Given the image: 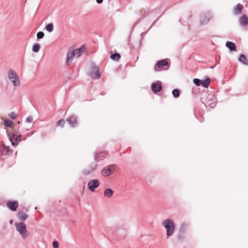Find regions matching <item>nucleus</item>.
<instances>
[{"mask_svg":"<svg viewBox=\"0 0 248 248\" xmlns=\"http://www.w3.org/2000/svg\"><path fill=\"white\" fill-rule=\"evenodd\" d=\"M93 171L91 170V169H90V168H89L84 169L83 170V173L84 175H89L90 173H91Z\"/></svg>","mask_w":248,"mask_h":248,"instance_id":"473e14b6","label":"nucleus"},{"mask_svg":"<svg viewBox=\"0 0 248 248\" xmlns=\"http://www.w3.org/2000/svg\"><path fill=\"white\" fill-rule=\"evenodd\" d=\"M13 220H10V223L11 224H12L13 223Z\"/></svg>","mask_w":248,"mask_h":248,"instance_id":"c03bdc74","label":"nucleus"},{"mask_svg":"<svg viewBox=\"0 0 248 248\" xmlns=\"http://www.w3.org/2000/svg\"><path fill=\"white\" fill-rule=\"evenodd\" d=\"M182 20H183V17H181V18H180V22H181V23H182L183 25H185V24H184V22H182Z\"/></svg>","mask_w":248,"mask_h":248,"instance_id":"79ce46f5","label":"nucleus"},{"mask_svg":"<svg viewBox=\"0 0 248 248\" xmlns=\"http://www.w3.org/2000/svg\"><path fill=\"white\" fill-rule=\"evenodd\" d=\"M211 82V79L209 77H207L204 80H202V85L204 88H207Z\"/></svg>","mask_w":248,"mask_h":248,"instance_id":"b1692460","label":"nucleus"},{"mask_svg":"<svg viewBox=\"0 0 248 248\" xmlns=\"http://www.w3.org/2000/svg\"><path fill=\"white\" fill-rule=\"evenodd\" d=\"M15 225L16 230L21 235L23 239H26L29 236V233L27 230L26 224L24 222H21L15 223Z\"/></svg>","mask_w":248,"mask_h":248,"instance_id":"20e7f679","label":"nucleus"},{"mask_svg":"<svg viewBox=\"0 0 248 248\" xmlns=\"http://www.w3.org/2000/svg\"><path fill=\"white\" fill-rule=\"evenodd\" d=\"M140 21H138L137 22L135 23L134 26L135 27L137 24H138L139 22H140Z\"/></svg>","mask_w":248,"mask_h":248,"instance_id":"37998d69","label":"nucleus"},{"mask_svg":"<svg viewBox=\"0 0 248 248\" xmlns=\"http://www.w3.org/2000/svg\"><path fill=\"white\" fill-rule=\"evenodd\" d=\"M226 46L228 47L231 51L236 50V46L235 44L232 42L227 41L226 43Z\"/></svg>","mask_w":248,"mask_h":248,"instance_id":"f3484780","label":"nucleus"},{"mask_svg":"<svg viewBox=\"0 0 248 248\" xmlns=\"http://www.w3.org/2000/svg\"><path fill=\"white\" fill-rule=\"evenodd\" d=\"M108 155L106 151H97L94 153V159L96 162L103 160Z\"/></svg>","mask_w":248,"mask_h":248,"instance_id":"6e6552de","label":"nucleus"},{"mask_svg":"<svg viewBox=\"0 0 248 248\" xmlns=\"http://www.w3.org/2000/svg\"><path fill=\"white\" fill-rule=\"evenodd\" d=\"M53 247L54 248H59V242L56 241H54L52 243Z\"/></svg>","mask_w":248,"mask_h":248,"instance_id":"c9c22d12","label":"nucleus"},{"mask_svg":"<svg viewBox=\"0 0 248 248\" xmlns=\"http://www.w3.org/2000/svg\"><path fill=\"white\" fill-rule=\"evenodd\" d=\"M17 217L20 220L25 221L28 218V216L26 213L22 211H19L17 214Z\"/></svg>","mask_w":248,"mask_h":248,"instance_id":"4be33fe9","label":"nucleus"},{"mask_svg":"<svg viewBox=\"0 0 248 248\" xmlns=\"http://www.w3.org/2000/svg\"><path fill=\"white\" fill-rule=\"evenodd\" d=\"M99 185L100 182L98 179L91 180L88 184V188L92 192H94L95 191V189L97 188Z\"/></svg>","mask_w":248,"mask_h":248,"instance_id":"9d476101","label":"nucleus"},{"mask_svg":"<svg viewBox=\"0 0 248 248\" xmlns=\"http://www.w3.org/2000/svg\"><path fill=\"white\" fill-rule=\"evenodd\" d=\"M84 50L85 47L84 46H81L79 48L75 49L73 52H74V54H75V56L78 58L82 55Z\"/></svg>","mask_w":248,"mask_h":248,"instance_id":"a211bd4d","label":"nucleus"},{"mask_svg":"<svg viewBox=\"0 0 248 248\" xmlns=\"http://www.w3.org/2000/svg\"><path fill=\"white\" fill-rule=\"evenodd\" d=\"M213 16L210 12H206L201 15L200 23L201 25L203 26L208 23L212 18Z\"/></svg>","mask_w":248,"mask_h":248,"instance_id":"0eeeda50","label":"nucleus"},{"mask_svg":"<svg viewBox=\"0 0 248 248\" xmlns=\"http://www.w3.org/2000/svg\"><path fill=\"white\" fill-rule=\"evenodd\" d=\"M8 77L14 86L18 87L20 86V82L19 77L13 69L9 70Z\"/></svg>","mask_w":248,"mask_h":248,"instance_id":"39448f33","label":"nucleus"},{"mask_svg":"<svg viewBox=\"0 0 248 248\" xmlns=\"http://www.w3.org/2000/svg\"><path fill=\"white\" fill-rule=\"evenodd\" d=\"M238 60L245 65H248V60L246 56L244 54H240Z\"/></svg>","mask_w":248,"mask_h":248,"instance_id":"5701e85b","label":"nucleus"},{"mask_svg":"<svg viewBox=\"0 0 248 248\" xmlns=\"http://www.w3.org/2000/svg\"><path fill=\"white\" fill-rule=\"evenodd\" d=\"M214 67H215V66H213L211 67V68H213Z\"/></svg>","mask_w":248,"mask_h":248,"instance_id":"a18cd8bd","label":"nucleus"},{"mask_svg":"<svg viewBox=\"0 0 248 248\" xmlns=\"http://www.w3.org/2000/svg\"><path fill=\"white\" fill-rule=\"evenodd\" d=\"M243 5L241 3H238L233 8V13L235 15H239L242 13L243 9Z\"/></svg>","mask_w":248,"mask_h":248,"instance_id":"4468645a","label":"nucleus"},{"mask_svg":"<svg viewBox=\"0 0 248 248\" xmlns=\"http://www.w3.org/2000/svg\"><path fill=\"white\" fill-rule=\"evenodd\" d=\"M75 56V54H74V52L73 51H69L67 53V61H66V63L67 65H69L71 62V61L73 60V58Z\"/></svg>","mask_w":248,"mask_h":248,"instance_id":"6ab92c4d","label":"nucleus"},{"mask_svg":"<svg viewBox=\"0 0 248 248\" xmlns=\"http://www.w3.org/2000/svg\"><path fill=\"white\" fill-rule=\"evenodd\" d=\"M113 167H114L113 165H109L105 167L101 171L102 175L105 177L109 175L112 172V168Z\"/></svg>","mask_w":248,"mask_h":248,"instance_id":"9b49d317","label":"nucleus"},{"mask_svg":"<svg viewBox=\"0 0 248 248\" xmlns=\"http://www.w3.org/2000/svg\"><path fill=\"white\" fill-rule=\"evenodd\" d=\"M4 124L5 126L8 127H12L13 126V122L7 119H6L4 120Z\"/></svg>","mask_w":248,"mask_h":248,"instance_id":"c85d7f7f","label":"nucleus"},{"mask_svg":"<svg viewBox=\"0 0 248 248\" xmlns=\"http://www.w3.org/2000/svg\"><path fill=\"white\" fill-rule=\"evenodd\" d=\"M7 207L13 211H16L18 206V203L16 201H9L7 203Z\"/></svg>","mask_w":248,"mask_h":248,"instance_id":"ddd939ff","label":"nucleus"},{"mask_svg":"<svg viewBox=\"0 0 248 248\" xmlns=\"http://www.w3.org/2000/svg\"><path fill=\"white\" fill-rule=\"evenodd\" d=\"M202 80L199 78H194L193 79V83L197 86L202 85Z\"/></svg>","mask_w":248,"mask_h":248,"instance_id":"2f4dec72","label":"nucleus"},{"mask_svg":"<svg viewBox=\"0 0 248 248\" xmlns=\"http://www.w3.org/2000/svg\"><path fill=\"white\" fill-rule=\"evenodd\" d=\"M45 29L48 32H51L54 30V25L53 23H50L46 25Z\"/></svg>","mask_w":248,"mask_h":248,"instance_id":"a878e982","label":"nucleus"},{"mask_svg":"<svg viewBox=\"0 0 248 248\" xmlns=\"http://www.w3.org/2000/svg\"><path fill=\"white\" fill-rule=\"evenodd\" d=\"M110 58L114 61L117 62L121 58V55L118 53H115L110 56Z\"/></svg>","mask_w":248,"mask_h":248,"instance_id":"393cba45","label":"nucleus"},{"mask_svg":"<svg viewBox=\"0 0 248 248\" xmlns=\"http://www.w3.org/2000/svg\"><path fill=\"white\" fill-rule=\"evenodd\" d=\"M97 163V162H92L89 165V168H90L91 170L94 171L97 169L98 167Z\"/></svg>","mask_w":248,"mask_h":248,"instance_id":"c756f323","label":"nucleus"},{"mask_svg":"<svg viewBox=\"0 0 248 248\" xmlns=\"http://www.w3.org/2000/svg\"><path fill=\"white\" fill-rule=\"evenodd\" d=\"M201 102L206 108H214L217 105V98L214 94L204 93L201 98Z\"/></svg>","mask_w":248,"mask_h":248,"instance_id":"f03ea898","label":"nucleus"},{"mask_svg":"<svg viewBox=\"0 0 248 248\" xmlns=\"http://www.w3.org/2000/svg\"><path fill=\"white\" fill-rule=\"evenodd\" d=\"M185 238V233H181L180 232H178L177 235V238L178 240L180 241H182L184 240V239Z\"/></svg>","mask_w":248,"mask_h":248,"instance_id":"7c9ffc66","label":"nucleus"},{"mask_svg":"<svg viewBox=\"0 0 248 248\" xmlns=\"http://www.w3.org/2000/svg\"><path fill=\"white\" fill-rule=\"evenodd\" d=\"M163 225L166 230V235L167 238H169L175 231L174 222L170 219H167L163 222Z\"/></svg>","mask_w":248,"mask_h":248,"instance_id":"7ed1b4c3","label":"nucleus"},{"mask_svg":"<svg viewBox=\"0 0 248 248\" xmlns=\"http://www.w3.org/2000/svg\"><path fill=\"white\" fill-rule=\"evenodd\" d=\"M34 133V132H31V133H28L27 134V137H30Z\"/></svg>","mask_w":248,"mask_h":248,"instance_id":"58836bf2","label":"nucleus"},{"mask_svg":"<svg viewBox=\"0 0 248 248\" xmlns=\"http://www.w3.org/2000/svg\"><path fill=\"white\" fill-rule=\"evenodd\" d=\"M41 46L38 43H35L33 44L32 47V50L33 52L35 53H37L39 51L40 49Z\"/></svg>","mask_w":248,"mask_h":248,"instance_id":"bb28decb","label":"nucleus"},{"mask_svg":"<svg viewBox=\"0 0 248 248\" xmlns=\"http://www.w3.org/2000/svg\"><path fill=\"white\" fill-rule=\"evenodd\" d=\"M188 225V223L186 222H183L180 227L179 232L182 233H186L187 231Z\"/></svg>","mask_w":248,"mask_h":248,"instance_id":"412c9836","label":"nucleus"},{"mask_svg":"<svg viewBox=\"0 0 248 248\" xmlns=\"http://www.w3.org/2000/svg\"><path fill=\"white\" fill-rule=\"evenodd\" d=\"M114 191L112 189L109 188H107L105 189L104 192V196L108 198L112 197Z\"/></svg>","mask_w":248,"mask_h":248,"instance_id":"aec40b11","label":"nucleus"},{"mask_svg":"<svg viewBox=\"0 0 248 248\" xmlns=\"http://www.w3.org/2000/svg\"><path fill=\"white\" fill-rule=\"evenodd\" d=\"M36 36H37V38L38 39H42L43 38H44V37L45 36V34H44V32H43L42 31H40L37 33Z\"/></svg>","mask_w":248,"mask_h":248,"instance_id":"72a5a7b5","label":"nucleus"},{"mask_svg":"<svg viewBox=\"0 0 248 248\" xmlns=\"http://www.w3.org/2000/svg\"><path fill=\"white\" fill-rule=\"evenodd\" d=\"M66 121L68 122L71 127H75L77 124V117L75 115H72L67 119Z\"/></svg>","mask_w":248,"mask_h":248,"instance_id":"f8f14e48","label":"nucleus"},{"mask_svg":"<svg viewBox=\"0 0 248 248\" xmlns=\"http://www.w3.org/2000/svg\"><path fill=\"white\" fill-rule=\"evenodd\" d=\"M33 121V118L31 116H29L26 118V122L28 123H31Z\"/></svg>","mask_w":248,"mask_h":248,"instance_id":"e433bc0d","label":"nucleus"},{"mask_svg":"<svg viewBox=\"0 0 248 248\" xmlns=\"http://www.w3.org/2000/svg\"><path fill=\"white\" fill-rule=\"evenodd\" d=\"M158 18H157V19H156L154 22V23H153V24L152 25V26L150 27V28H149V29H150L155 23L156 21L158 20Z\"/></svg>","mask_w":248,"mask_h":248,"instance_id":"a19ab883","label":"nucleus"},{"mask_svg":"<svg viewBox=\"0 0 248 248\" xmlns=\"http://www.w3.org/2000/svg\"><path fill=\"white\" fill-rule=\"evenodd\" d=\"M240 25L245 27L248 25V17L246 15H242L239 19Z\"/></svg>","mask_w":248,"mask_h":248,"instance_id":"dca6fc26","label":"nucleus"},{"mask_svg":"<svg viewBox=\"0 0 248 248\" xmlns=\"http://www.w3.org/2000/svg\"><path fill=\"white\" fill-rule=\"evenodd\" d=\"M96 1L97 3L100 4L102 3L103 0H96Z\"/></svg>","mask_w":248,"mask_h":248,"instance_id":"ea45409f","label":"nucleus"},{"mask_svg":"<svg viewBox=\"0 0 248 248\" xmlns=\"http://www.w3.org/2000/svg\"><path fill=\"white\" fill-rule=\"evenodd\" d=\"M151 88L154 93H156L159 92L162 89L161 81L157 80L156 81L153 82L151 85Z\"/></svg>","mask_w":248,"mask_h":248,"instance_id":"1a4fd4ad","label":"nucleus"},{"mask_svg":"<svg viewBox=\"0 0 248 248\" xmlns=\"http://www.w3.org/2000/svg\"><path fill=\"white\" fill-rule=\"evenodd\" d=\"M10 117L12 119H15L16 118V114L15 112H12L10 114Z\"/></svg>","mask_w":248,"mask_h":248,"instance_id":"4c0bfd02","label":"nucleus"},{"mask_svg":"<svg viewBox=\"0 0 248 248\" xmlns=\"http://www.w3.org/2000/svg\"><path fill=\"white\" fill-rule=\"evenodd\" d=\"M89 75L94 79H98L100 78L98 67L95 63H92L91 70L89 72Z\"/></svg>","mask_w":248,"mask_h":248,"instance_id":"423d86ee","label":"nucleus"},{"mask_svg":"<svg viewBox=\"0 0 248 248\" xmlns=\"http://www.w3.org/2000/svg\"><path fill=\"white\" fill-rule=\"evenodd\" d=\"M172 94L174 98H178L180 95V90L178 89H173L172 91Z\"/></svg>","mask_w":248,"mask_h":248,"instance_id":"cd10ccee","label":"nucleus"},{"mask_svg":"<svg viewBox=\"0 0 248 248\" xmlns=\"http://www.w3.org/2000/svg\"><path fill=\"white\" fill-rule=\"evenodd\" d=\"M6 134L13 147H16L22 140V136L18 129H13L11 131L7 130Z\"/></svg>","mask_w":248,"mask_h":248,"instance_id":"f257e3e1","label":"nucleus"},{"mask_svg":"<svg viewBox=\"0 0 248 248\" xmlns=\"http://www.w3.org/2000/svg\"><path fill=\"white\" fill-rule=\"evenodd\" d=\"M168 64V61L167 59H163L158 61L155 66V70H156V67L160 68Z\"/></svg>","mask_w":248,"mask_h":248,"instance_id":"2eb2a0df","label":"nucleus"},{"mask_svg":"<svg viewBox=\"0 0 248 248\" xmlns=\"http://www.w3.org/2000/svg\"><path fill=\"white\" fill-rule=\"evenodd\" d=\"M64 124H65V121H64V120L61 119L57 122V125L61 126L62 127H63L64 126Z\"/></svg>","mask_w":248,"mask_h":248,"instance_id":"f704fd0d","label":"nucleus"}]
</instances>
